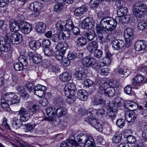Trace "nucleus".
Returning <instances> with one entry per match:
<instances>
[{
    "label": "nucleus",
    "instance_id": "56",
    "mask_svg": "<svg viewBox=\"0 0 147 147\" xmlns=\"http://www.w3.org/2000/svg\"><path fill=\"white\" fill-rule=\"evenodd\" d=\"M44 51L45 55L48 57L51 56L53 54V50L49 47L45 48Z\"/></svg>",
    "mask_w": 147,
    "mask_h": 147
},
{
    "label": "nucleus",
    "instance_id": "31",
    "mask_svg": "<svg viewBox=\"0 0 147 147\" xmlns=\"http://www.w3.org/2000/svg\"><path fill=\"white\" fill-rule=\"evenodd\" d=\"M86 114L89 119L96 118L98 115V111L96 109H90L87 111Z\"/></svg>",
    "mask_w": 147,
    "mask_h": 147
},
{
    "label": "nucleus",
    "instance_id": "13",
    "mask_svg": "<svg viewBox=\"0 0 147 147\" xmlns=\"http://www.w3.org/2000/svg\"><path fill=\"white\" fill-rule=\"evenodd\" d=\"M65 32L68 34V36H66V34L64 32H60L53 35L51 37V40L55 42H57L60 40H65L67 38L70 36V33L67 31H65Z\"/></svg>",
    "mask_w": 147,
    "mask_h": 147
},
{
    "label": "nucleus",
    "instance_id": "29",
    "mask_svg": "<svg viewBox=\"0 0 147 147\" xmlns=\"http://www.w3.org/2000/svg\"><path fill=\"white\" fill-rule=\"evenodd\" d=\"M98 47L97 42L94 41L89 42L88 45L87 49L90 53H92L93 51L96 49Z\"/></svg>",
    "mask_w": 147,
    "mask_h": 147
},
{
    "label": "nucleus",
    "instance_id": "24",
    "mask_svg": "<svg viewBox=\"0 0 147 147\" xmlns=\"http://www.w3.org/2000/svg\"><path fill=\"white\" fill-rule=\"evenodd\" d=\"M6 95L4 94L1 99V105L4 110L5 111L9 112L10 110V109L9 107L10 105L12 104H9V101L6 99L5 97Z\"/></svg>",
    "mask_w": 147,
    "mask_h": 147
},
{
    "label": "nucleus",
    "instance_id": "39",
    "mask_svg": "<svg viewBox=\"0 0 147 147\" xmlns=\"http://www.w3.org/2000/svg\"><path fill=\"white\" fill-rule=\"evenodd\" d=\"M41 45V43L39 41H32L30 42V47L34 50L38 49Z\"/></svg>",
    "mask_w": 147,
    "mask_h": 147
},
{
    "label": "nucleus",
    "instance_id": "58",
    "mask_svg": "<svg viewBox=\"0 0 147 147\" xmlns=\"http://www.w3.org/2000/svg\"><path fill=\"white\" fill-rule=\"evenodd\" d=\"M75 94H74L73 95L70 94L68 96H67V98L66 99V101L68 103L71 104L74 102L76 98Z\"/></svg>",
    "mask_w": 147,
    "mask_h": 147
},
{
    "label": "nucleus",
    "instance_id": "37",
    "mask_svg": "<svg viewBox=\"0 0 147 147\" xmlns=\"http://www.w3.org/2000/svg\"><path fill=\"white\" fill-rule=\"evenodd\" d=\"M22 121L21 119H19L16 117H13L12 123V126L16 129H18L22 125Z\"/></svg>",
    "mask_w": 147,
    "mask_h": 147
},
{
    "label": "nucleus",
    "instance_id": "55",
    "mask_svg": "<svg viewBox=\"0 0 147 147\" xmlns=\"http://www.w3.org/2000/svg\"><path fill=\"white\" fill-rule=\"evenodd\" d=\"M65 51H58L56 52V58L59 60H62L63 59V55L65 53Z\"/></svg>",
    "mask_w": 147,
    "mask_h": 147
},
{
    "label": "nucleus",
    "instance_id": "9",
    "mask_svg": "<svg viewBox=\"0 0 147 147\" xmlns=\"http://www.w3.org/2000/svg\"><path fill=\"white\" fill-rule=\"evenodd\" d=\"M6 99L9 101L10 104L19 103L20 101V96H18L14 92H7L5 94Z\"/></svg>",
    "mask_w": 147,
    "mask_h": 147
},
{
    "label": "nucleus",
    "instance_id": "50",
    "mask_svg": "<svg viewBox=\"0 0 147 147\" xmlns=\"http://www.w3.org/2000/svg\"><path fill=\"white\" fill-rule=\"evenodd\" d=\"M74 24L73 22L71 20H68L65 24V27L68 30L71 31L74 27Z\"/></svg>",
    "mask_w": 147,
    "mask_h": 147
},
{
    "label": "nucleus",
    "instance_id": "52",
    "mask_svg": "<svg viewBox=\"0 0 147 147\" xmlns=\"http://www.w3.org/2000/svg\"><path fill=\"white\" fill-rule=\"evenodd\" d=\"M47 90V88H42V89H41V90L36 91L34 92V94L40 97H43L44 94H45V92Z\"/></svg>",
    "mask_w": 147,
    "mask_h": 147
},
{
    "label": "nucleus",
    "instance_id": "23",
    "mask_svg": "<svg viewBox=\"0 0 147 147\" xmlns=\"http://www.w3.org/2000/svg\"><path fill=\"white\" fill-rule=\"evenodd\" d=\"M18 93L20 94V97H22L24 100H26L29 97V94L25 92L24 88L21 86H18L16 88Z\"/></svg>",
    "mask_w": 147,
    "mask_h": 147
},
{
    "label": "nucleus",
    "instance_id": "12",
    "mask_svg": "<svg viewBox=\"0 0 147 147\" xmlns=\"http://www.w3.org/2000/svg\"><path fill=\"white\" fill-rule=\"evenodd\" d=\"M76 90V85L73 82L67 83L65 85L64 88L65 95L66 96H68L70 94L73 95L75 94Z\"/></svg>",
    "mask_w": 147,
    "mask_h": 147
},
{
    "label": "nucleus",
    "instance_id": "36",
    "mask_svg": "<svg viewBox=\"0 0 147 147\" xmlns=\"http://www.w3.org/2000/svg\"><path fill=\"white\" fill-rule=\"evenodd\" d=\"M74 76L75 78L78 80H83L86 76L85 73L84 71L81 70L76 71Z\"/></svg>",
    "mask_w": 147,
    "mask_h": 147
},
{
    "label": "nucleus",
    "instance_id": "48",
    "mask_svg": "<svg viewBox=\"0 0 147 147\" xmlns=\"http://www.w3.org/2000/svg\"><path fill=\"white\" fill-rule=\"evenodd\" d=\"M127 8L124 7L119 8L117 10V13L119 16H123L127 14Z\"/></svg>",
    "mask_w": 147,
    "mask_h": 147
},
{
    "label": "nucleus",
    "instance_id": "7",
    "mask_svg": "<svg viewBox=\"0 0 147 147\" xmlns=\"http://www.w3.org/2000/svg\"><path fill=\"white\" fill-rule=\"evenodd\" d=\"M124 36L125 40V46L129 47L131 45V41L134 36V32L133 30L130 28H127L124 31Z\"/></svg>",
    "mask_w": 147,
    "mask_h": 147
},
{
    "label": "nucleus",
    "instance_id": "40",
    "mask_svg": "<svg viewBox=\"0 0 147 147\" xmlns=\"http://www.w3.org/2000/svg\"><path fill=\"white\" fill-rule=\"evenodd\" d=\"M68 44L66 42L63 43L61 42L58 43L56 46V48L58 51H65L67 48Z\"/></svg>",
    "mask_w": 147,
    "mask_h": 147
},
{
    "label": "nucleus",
    "instance_id": "18",
    "mask_svg": "<svg viewBox=\"0 0 147 147\" xmlns=\"http://www.w3.org/2000/svg\"><path fill=\"white\" fill-rule=\"evenodd\" d=\"M21 22L20 20L16 21L14 19L10 20L9 22V25L11 30L13 32H17L20 28V23Z\"/></svg>",
    "mask_w": 147,
    "mask_h": 147
},
{
    "label": "nucleus",
    "instance_id": "27",
    "mask_svg": "<svg viewBox=\"0 0 147 147\" xmlns=\"http://www.w3.org/2000/svg\"><path fill=\"white\" fill-rule=\"evenodd\" d=\"M88 93L85 90L81 89L78 90L77 97L80 100L85 101L87 98Z\"/></svg>",
    "mask_w": 147,
    "mask_h": 147
},
{
    "label": "nucleus",
    "instance_id": "1",
    "mask_svg": "<svg viewBox=\"0 0 147 147\" xmlns=\"http://www.w3.org/2000/svg\"><path fill=\"white\" fill-rule=\"evenodd\" d=\"M117 25L116 20L108 16L104 17L101 20L99 24H97L95 28L96 33L99 42L103 43L105 42L104 37L108 36L107 31H112L115 29Z\"/></svg>",
    "mask_w": 147,
    "mask_h": 147
},
{
    "label": "nucleus",
    "instance_id": "4",
    "mask_svg": "<svg viewBox=\"0 0 147 147\" xmlns=\"http://www.w3.org/2000/svg\"><path fill=\"white\" fill-rule=\"evenodd\" d=\"M109 80L107 78H103L102 80H98L96 83V86L98 89V92L101 94H104L105 91V88L108 86L112 85L110 84Z\"/></svg>",
    "mask_w": 147,
    "mask_h": 147
},
{
    "label": "nucleus",
    "instance_id": "33",
    "mask_svg": "<svg viewBox=\"0 0 147 147\" xmlns=\"http://www.w3.org/2000/svg\"><path fill=\"white\" fill-rule=\"evenodd\" d=\"M115 90L113 86L109 87L105 90L104 94L109 97H112L115 95Z\"/></svg>",
    "mask_w": 147,
    "mask_h": 147
},
{
    "label": "nucleus",
    "instance_id": "8",
    "mask_svg": "<svg viewBox=\"0 0 147 147\" xmlns=\"http://www.w3.org/2000/svg\"><path fill=\"white\" fill-rule=\"evenodd\" d=\"M19 62L15 63L14 68L16 71H22L24 66H27L28 65L26 57L23 55H20L19 57Z\"/></svg>",
    "mask_w": 147,
    "mask_h": 147
},
{
    "label": "nucleus",
    "instance_id": "59",
    "mask_svg": "<svg viewBox=\"0 0 147 147\" xmlns=\"http://www.w3.org/2000/svg\"><path fill=\"white\" fill-rule=\"evenodd\" d=\"M127 137V140L128 143L133 144L136 142V138L133 136L129 135Z\"/></svg>",
    "mask_w": 147,
    "mask_h": 147
},
{
    "label": "nucleus",
    "instance_id": "57",
    "mask_svg": "<svg viewBox=\"0 0 147 147\" xmlns=\"http://www.w3.org/2000/svg\"><path fill=\"white\" fill-rule=\"evenodd\" d=\"M93 54L95 57L99 59L102 57V52L101 50L97 49L94 51Z\"/></svg>",
    "mask_w": 147,
    "mask_h": 147
},
{
    "label": "nucleus",
    "instance_id": "54",
    "mask_svg": "<svg viewBox=\"0 0 147 147\" xmlns=\"http://www.w3.org/2000/svg\"><path fill=\"white\" fill-rule=\"evenodd\" d=\"M99 3V0H91L89 3L90 5V7L94 9L98 6Z\"/></svg>",
    "mask_w": 147,
    "mask_h": 147
},
{
    "label": "nucleus",
    "instance_id": "5",
    "mask_svg": "<svg viewBox=\"0 0 147 147\" xmlns=\"http://www.w3.org/2000/svg\"><path fill=\"white\" fill-rule=\"evenodd\" d=\"M11 45L9 38L0 36V56L2 52H7L10 49Z\"/></svg>",
    "mask_w": 147,
    "mask_h": 147
},
{
    "label": "nucleus",
    "instance_id": "3",
    "mask_svg": "<svg viewBox=\"0 0 147 147\" xmlns=\"http://www.w3.org/2000/svg\"><path fill=\"white\" fill-rule=\"evenodd\" d=\"M134 14L137 18L144 16L147 12V6L142 3H137L134 5L133 8Z\"/></svg>",
    "mask_w": 147,
    "mask_h": 147
},
{
    "label": "nucleus",
    "instance_id": "53",
    "mask_svg": "<svg viewBox=\"0 0 147 147\" xmlns=\"http://www.w3.org/2000/svg\"><path fill=\"white\" fill-rule=\"evenodd\" d=\"M125 106L127 109L131 111V109H132V110L135 109L138 106L135 103L132 102L131 103H129L127 104H126Z\"/></svg>",
    "mask_w": 147,
    "mask_h": 147
},
{
    "label": "nucleus",
    "instance_id": "63",
    "mask_svg": "<svg viewBox=\"0 0 147 147\" xmlns=\"http://www.w3.org/2000/svg\"><path fill=\"white\" fill-rule=\"evenodd\" d=\"M112 59L107 57H104L103 58L102 63L105 65L107 66L110 64L111 62Z\"/></svg>",
    "mask_w": 147,
    "mask_h": 147
},
{
    "label": "nucleus",
    "instance_id": "45",
    "mask_svg": "<svg viewBox=\"0 0 147 147\" xmlns=\"http://www.w3.org/2000/svg\"><path fill=\"white\" fill-rule=\"evenodd\" d=\"M55 109L53 107H50L47 108L46 110L47 115L50 117H53L55 115Z\"/></svg>",
    "mask_w": 147,
    "mask_h": 147
},
{
    "label": "nucleus",
    "instance_id": "51",
    "mask_svg": "<svg viewBox=\"0 0 147 147\" xmlns=\"http://www.w3.org/2000/svg\"><path fill=\"white\" fill-rule=\"evenodd\" d=\"M125 124V121L124 119H119L116 121V124L117 126L120 128H122Z\"/></svg>",
    "mask_w": 147,
    "mask_h": 147
},
{
    "label": "nucleus",
    "instance_id": "28",
    "mask_svg": "<svg viewBox=\"0 0 147 147\" xmlns=\"http://www.w3.org/2000/svg\"><path fill=\"white\" fill-rule=\"evenodd\" d=\"M47 26L45 24L42 22H37L36 24V29L37 31L40 33L45 32Z\"/></svg>",
    "mask_w": 147,
    "mask_h": 147
},
{
    "label": "nucleus",
    "instance_id": "32",
    "mask_svg": "<svg viewBox=\"0 0 147 147\" xmlns=\"http://www.w3.org/2000/svg\"><path fill=\"white\" fill-rule=\"evenodd\" d=\"M66 113V109L62 107L57 108L55 111V115L58 117L64 116Z\"/></svg>",
    "mask_w": 147,
    "mask_h": 147
},
{
    "label": "nucleus",
    "instance_id": "42",
    "mask_svg": "<svg viewBox=\"0 0 147 147\" xmlns=\"http://www.w3.org/2000/svg\"><path fill=\"white\" fill-rule=\"evenodd\" d=\"M122 134L120 132H117L115 134L113 138V142L115 143H117L120 142L121 140Z\"/></svg>",
    "mask_w": 147,
    "mask_h": 147
},
{
    "label": "nucleus",
    "instance_id": "20",
    "mask_svg": "<svg viewBox=\"0 0 147 147\" xmlns=\"http://www.w3.org/2000/svg\"><path fill=\"white\" fill-rule=\"evenodd\" d=\"M30 113H28L25 109L21 107L19 111V114L20 115V119L21 121L25 122L28 120L30 117Z\"/></svg>",
    "mask_w": 147,
    "mask_h": 147
},
{
    "label": "nucleus",
    "instance_id": "61",
    "mask_svg": "<svg viewBox=\"0 0 147 147\" xmlns=\"http://www.w3.org/2000/svg\"><path fill=\"white\" fill-rule=\"evenodd\" d=\"M93 82L89 79L84 80V85L87 88H88L90 86H92L93 85Z\"/></svg>",
    "mask_w": 147,
    "mask_h": 147
},
{
    "label": "nucleus",
    "instance_id": "2",
    "mask_svg": "<svg viewBox=\"0 0 147 147\" xmlns=\"http://www.w3.org/2000/svg\"><path fill=\"white\" fill-rule=\"evenodd\" d=\"M122 101L123 102L121 98L119 97H117L108 105L107 113L111 119H113L115 117L117 108L122 106Z\"/></svg>",
    "mask_w": 147,
    "mask_h": 147
},
{
    "label": "nucleus",
    "instance_id": "38",
    "mask_svg": "<svg viewBox=\"0 0 147 147\" xmlns=\"http://www.w3.org/2000/svg\"><path fill=\"white\" fill-rule=\"evenodd\" d=\"M95 33L94 31L90 30L86 32L85 36L89 41L93 40L95 37Z\"/></svg>",
    "mask_w": 147,
    "mask_h": 147
},
{
    "label": "nucleus",
    "instance_id": "15",
    "mask_svg": "<svg viewBox=\"0 0 147 147\" xmlns=\"http://www.w3.org/2000/svg\"><path fill=\"white\" fill-rule=\"evenodd\" d=\"M20 28L21 32L23 33L28 34L31 30L32 26L29 23L25 21H21L20 23Z\"/></svg>",
    "mask_w": 147,
    "mask_h": 147
},
{
    "label": "nucleus",
    "instance_id": "22",
    "mask_svg": "<svg viewBox=\"0 0 147 147\" xmlns=\"http://www.w3.org/2000/svg\"><path fill=\"white\" fill-rule=\"evenodd\" d=\"M88 120L90 122V123L92 126L95 128L99 131H102V127L101 124H100L96 118L88 119Z\"/></svg>",
    "mask_w": 147,
    "mask_h": 147
},
{
    "label": "nucleus",
    "instance_id": "30",
    "mask_svg": "<svg viewBox=\"0 0 147 147\" xmlns=\"http://www.w3.org/2000/svg\"><path fill=\"white\" fill-rule=\"evenodd\" d=\"M86 8L85 5H83L81 7L76 9L74 11V15L76 16H80L86 11Z\"/></svg>",
    "mask_w": 147,
    "mask_h": 147
},
{
    "label": "nucleus",
    "instance_id": "21",
    "mask_svg": "<svg viewBox=\"0 0 147 147\" xmlns=\"http://www.w3.org/2000/svg\"><path fill=\"white\" fill-rule=\"evenodd\" d=\"M135 47L136 51H140L144 50H146L147 44L144 41L141 40L136 41L135 45Z\"/></svg>",
    "mask_w": 147,
    "mask_h": 147
},
{
    "label": "nucleus",
    "instance_id": "19",
    "mask_svg": "<svg viewBox=\"0 0 147 147\" xmlns=\"http://www.w3.org/2000/svg\"><path fill=\"white\" fill-rule=\"evenodd\" d=\"M137 115L133 111H127L125 112V118L129 122H133L136 119Z\"/></svg>",
    "mask_w": 147,
    "mask_h": 147
},
{
    "label": "nucleus",
    "instance_id": "43",
    "mask_svg": "<svg viewBox=\"0 0 147 147\" xmlns=\"http://www.w3.org/2000/svg\"><path fill=\"white\" fill-rule=\"evenodd\" d=\"M34 63L38 64L40 63L42 61V57L40 54H35L32 58Z\"/></svg>",
    "mask_w": 147,
    "mask_h": 147
},
{
    "label": "nucleus",
    "instance_id": "49",
    "mask_svg": "<svg viewBox=\"0 0 147 147\" xmlns=\"http://www.w3.org/2000/svg\"><path fill=\"white\" fill-rule=\"evenodd\" d=\"M138 28L141 30L147 28V22L144 21L139 22L138 25Z\"/></svg>",
    "mask_w": 147,
    "mask_h": 147
},
{
    "label": "nucleus",
    "instance_id": "6",
    "mask_svg": "<svg viewBox=\"0 0 147 147\" xmlns=\"http://www.w3.org/2000/svg\"><path fill=\"white\" fill-rule=\"evenodd\" d=\"M104 37V40L105 41V39H107L111 43L113 47L116 50H119L122 49L124 45L123 41L121 40L116 39H115L114 37L109 36L107 37Z\"/></svg>",
    "mask_w": 147,
    "mask_h": 147
},
{
    "label": "nucleus",
    "instance_id": "16",
    "mask_svg": "<svg viewBox=\"0 0 147 147\" xmlns=\"http://www.w3.org/2000/svg\"><path fill=\"white\" fill-rule=\"evenodd\" d=\"M79 144L75 140L68 138L60 144V147H76L78 146Z\"/></svg>",
    "mask_w": 147,
    "mask_h": 147
},
{
    "label": "nucleus",
    "instance_id": "35",
    "mask_svg": "<svg viewBox=\"0 0 147 147\" xmlns=\"http://www.w3.org/2000/svg\"><path fill=\"white\" fill-rule=\"evenodd\" d=\"M87 140L84 144L86 147H94L95 146V142L91 136H87Z\"/></svg>",
    "mask_w": 147,
    "mask_h": 147
},
{
    "label": "nucleus",
    "instance_id": "14",
    "mask_svg": "<svg viewBox=\"0 0 147 147\" xmlns=\"http://www.w3.org/2000/svg\"><path fill=\"white\" fill-rule=\"evenodd\" d=\"M10 39L12 44H19L22 41V36L19 32H14L11 34L10 36Z\"/></svg>",
    "mask_w": 147,
    "mask_h": 147
},
{
    "label": "nucleus",
    "instance_id": "62",
    "mask_svg": "<svg viewBox=\"0 0 147 147\" xmlns=\"http://www.w3.org/2000/svg\"><path fill=\"white\" fill-rule=\"evenodd\" d=\"M101 66L100 63L97 62L96 60H95V63L93 64L92 66L93 68L96 71H99Z\"/></svg>",
    "mask_w": 147,
    "mask_h": 147
},
{
    "label": "nucleus",
    "instance_id": "25",
    "mask_svg": "<svg viewBox=\"0 0 147 147\" xmlns=\"http://www.w3.org/2000/svg\"><path fill=\"white\" fill-rule=\"evenodd\" d=\"M87 134L80 133L77 136L75 140L77 143L84 144L86 142V140H87Z\"/></svg>",
    "mask_w": 147,
    "mask_h": 147
},
{
    "label": "nucleus",
    "instance_id": "64",
    "mask_svg": "<svg viewBox=\"0 0 147 147\" xmlns=\"http://www.w3.org/2000/svg\"><path fill=\"white\" fill-rule=\"evenodd\" d=\"M63 7V5L61 4H56L54 7V10L56 12H59L62 9Z\"/></svg>",
    "mask_w": 147,
    "mask_h": 147
},
{
    "label": "nucleus",
    "instance_id": "26",
    "mask_svg": "<svg viewBox=\"0 0 147 147\" xmlns=\"http://www.w3.org/2000/svg\"><path fill=\"white\" fill-rule=\"evenodd\" d=\"M144 78L141 75H138L135 77L132 80L133 82L132 86H139L142 83V82L144 80Z\"/></svg>",
    "mask_w": 147,
    "mask_h": 147
},
{
    "label": "nucleus",
    "instance_id": "46",
    "mask_svg": "<svg viewBox=\"0 0 147 147\" xmlns=\"http://www.w3.org/2000/svg\"><path fill=\"white\" fill-rule=\"evenodd\" d=\"M94 105H102L105 103V101L102 98L98 97H95L93 101Z\"/></svg>",
    "mask_w": 147,
    "mask_h": 147
},
{
    "label": "nucleus",
    "instance_id": "44",
    "mask_svg": "<svg viewBox=\"0 0 147 147\" xmlns=\"http://www.w3.org/2000/svg\"><path fill=\"white\" fill-rule=\"evenodd\" d=\"M65 23L61 21H58L56 24V28L57 30L59 32L62 31L65 28Z\"/></svg>",
    "mask_w": 147,
    "mask_h": 147
},
{
    "label": "nucleus",
    "instance_id": "11",
    "mask_svg": "<svg viewBox=\"0 0 147 147\" xmlns=\"http://www.w3.org/2000/svg\"><path fill=\"white\" fill-rule=\"evenodd\" d=\"M95 22L91 18L88 17L83 20L80 25L82 28L91 30L94 26Z\"/></svg>",
    "mask_w": 147,
    "mask_h": 147
},
{
    "label": "nucleus",
    "instance_id": "17",
    "mask_svg": "<svg viewBox=\"0 0 147 147\" xmlns=\"http://www.w3.org/2000/svg\"><path fill=\"white\" fill-rule=\"evenodd\" d=\"M96 59L90 56H88L83 58L82 61V64L85 66L89 67L92 66L95 63Z\"/></svg>",
    "mask_w": 147,
    "mask_h": 147
},
{
    "label": "nucleus",
    "instance_id": "47",
    "mask_svg": "<svg viewBox=\"0 0 147 147\" xmlns=\"http://www.w3.org/2000/svg\"><path fill=\"white\" fill-rule=\"evenodd\" d=\"M39 107L35 104H34L32 107L29 109L28 111L31 114L37 113L39 111Z\"/></svg>",
    "mask_w": 147,
    "mask_h": 147
},
{
    "label": "nucleus",
    "instance_id": "10",
    "mask_svg": "<svg viewBox=\"0 0 147 147\" xmlns=\"http://www.w3.org/2000/svg\"><path fill=\"white\" fill-rule=\"evenodd\" d=\"M41 3L38 1H35L29 5L28 8L32 11H34L32 16L35 17L38 16L42 7Z\"/></svg>",
    "mask_w": 147,
    "mask_h": 147
},
{
    "label": "nucleus",
    "instance_id": "34",
    "mask_svg": "<svg viewBox=\"0 0 147 147\" xmlns=\"http://www.w3.org/2000/svg\"><path fill=\"white\" fill-rule=\"evenodd\" d=\"M59 78L63 82H67L71 79V76L69 73L64 72L60 75Z\"/></svg>",
    "mask_w": 147,
    "mask_h": 147
},
{
    "label": "nucleus",
    "instance_id": "60",
    "mask_svg": "<svg viewBox=\"0 0 147 147\" xmlns=\"http://www.w3.org/2000/svg\"><path fill=\"white\" fill-rule=\"evenodd\" d=\"M25 126L26 127V132H28L31 131L32 130H33L35 127V125L34 124L28 123L25 125Z\"/></svg>",
    "mask_w": 147,
    "mask_h": 147
},
{
    "label": "nucleus",
    "instance_id": "41",
    "mask_svg": "<svg viewBox=\"0 0 147 147\" xmlns=\"http://www.w3.org/2000/svg\"><path fill=\"white\" fill-rule=\"evenodd\" d=\"M77 44L79 47H82L86 45L87 40L85 38L79 37L76 41Z\"/></svg>",
    "mask_w": 147,
    "mask_h": 147
}]
</instances>
